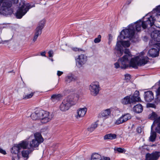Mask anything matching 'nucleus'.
Wrapping results in <instances>:
<instances>
[{
    "instance_id": "nucleus-9",
    "label": "nucleus",
    "mask_w": 160,
    "mask_h": 160,
    "mask_svg": "<svg viewBox=\"0 0 160 160\" xmlns=\"http://www.w3.org/2000/svg\"><path fill=\"white\" fill-rule=\"evenodd\" d=\"M139 95V92L136 90L133 95H128L122 98L121 100V102L124 105L134 104L136 102L141 101V99Z\"/></svg>"
},
{
    "instance_id": "nucleus-13",
    "label": "nucleus",
    "mask_w": 160,
    "mask_h": 160,
    "mask_svg": "<svg viewBox=\"0 0 160 160\" xmlns=\"http://www.w3.org/2000/svg\"><path fill=\"white\" fill-rule=\"evenodd\" d=\"M154 48H152L148 51L149 56L152 57H156L158 56L160 49V43H156L153 44Z\"/></svg>"
},
{
    "instance_id": "nucleus-8",
    "label": "nucleus",
    "mask_w": 160,
    "mask_h": 160,
    "mask_svg": "<svg viewBox=\"0 0 160 160\" xmlns=\"http://www.w3.org/2000/svg\"><path fill=\"white\" fill-rule=\"evenodd\" d=\"M29 145V142L26 140H22L18 144L14 145L11 149V152L12 153L17 154V156L19 159L20 157L21 150L22 149H30Z\"/></svg>"
},
{
    "instance_id": "nucleus-17",
    "label": "nucleus",
    "mask_w": 160,
    "mask_h": 160,
    "mask_svg": "<svg viewBox=\"0 0 160 160\" xmlns=\"http://www.w3.org/2000/svg\"><path fill=\"white\" fill-rule=\"evenodd\" d=\"M112 110V108H108L103 110L100 113V116L101 117L104 118L105 119L107 118L110 115L111 112Z\"/></svg>"
},
{
    "instance_id": "nucleus-11",
    "label": "nucleus",
    "mask_w": 160,
    "mask_h": 160,
    "mask_svg": "<svg viewBox=\"0 0 160 160\" xmlns=\"http://www.w3.org/2000/svg\"><path fill=\"white\" fill-rule=\"evenodd\" d=\"M73 100V97L72 96H69L65 98L60 105V110L63 112L68 110L71 106L74 104Z\"/></svg>"
},
{
    "instance_id": "nucleus-6",
    "label": "nucleus",
    "mask_w": 160,
    "mask_h": 160,
    "mask_svg": "<svg viewBox=\"0 0 160 160\" xmlns=\"http://www.w3.org/2000/svg\"><path fill=\"white\" fill-rule=\"evenodd\" d=\"M28 139L30 141H29V146L31 151L37 149L40 144L44 141L41 134L39 132L35 133L33 135L31 136Z\"/></svg>"
},
{
    "instance_id": "nucleus-46",
    "label": "nucleus",
    "mask_w": 160,
    "mask_h": 160,
    "mask_svg": "<svg viewBox=\"0 0 160 160\" xmlns=\"http://www.w3.org/2000/svg\"><path fill=\"white\" fill-rule=\"evenodd\" d=\"M112 37L111 36V35H109V40H111L112 39Z\"/></svg>"
},
{
    "instance_id": "nucleus-10",
    "label": "nucleus",
    "mask_w": 160,
    "mask_h": 160,
    "mask_svg": "<svg viewBox=\"0 0 160 160\" xmlns=\"http://www.w3.org/2000/svg\"><path fill=\"white\" fill-rule=\"evenodd\" d=\"M34 7L35 5L34 4L31 6L29 3H25L22 2H21L16 13L17 18L19 19L22 18L30 8Z\"/></svg>"
},
{
    "instance_id": "nucleus-44",
    "label": "nucleus",
    "mask_w": 160,
    "mask_h": 160,
    "mask_svg": "<svg viewBox=\"0 0 160 160\" xmlns=\"http://www.w3.org/2000/svg\"><path fill=\"white\" fill-rule=\"evenodd\" d=\"M149 107L154 108H156V106L153 104H150Z\"/></svg>"
},
{
    "instance_id": "nucleus-36",
    "label": "nucleus",
    "mask_w": 160,
    "mask_h": 160,
    "mask_svg": "<svg viewBox=\"0 0 160 160\" xmlns=\"http://www.w3.org/2000/svg\"><path fill=\"white\" fill-rule=\"evenodd\" d=\"M98 124L96 122L92 124L90 126L92 127L94 129H95L97 127Z\"/></svg>"
},
{
    "instance_id": "nucleus-42",
    "label": "nucleus",
    "mask_w": 160,
    "mask_h": 160,
    "mask_svg": "<svg viewBox=\"0 0 160 160\" xmlns=\"http://www.w3.org/2000/svg\"><path fill=\"white\" fill-rule=\"evenodd\" d=\"M38 37V36H37L34 35L33 38L32 39V41L33 42H35L36 41Z\"/></svg>"
},
{
    "instance_id": "nucleus-45",
    "label": "nucleus",
    "mask_w": 160,
    "mask_h": 160,
    "mask_svg": "<svg viewBox=\"0 0 160 160\" xmlns=\"http://www.w3.org/2000/svg\"><path fill=\"white\" fill-rule=\"evenodd\" d=\"M45 53H46L45 52H42L41 53V56H42L46 57Z\"/></svg>"
},
{
    "instance_id": "nucleus-19",
    "label": "nucleus",
    "mask_w": 160,
    "mask_h": 160,
    "mask_svg": "<svg viewBox=\"0 0 160 160\" xmlns=\"http://www.w3.org/2000/svg\"><path fill=\"white\" fill-rule=\"evenodd\" d=\"M144 97L146 101L151 102L154 98L153 93L151 91L145 92Z\"/></svg>"
},
{
    "instance_id": "nucleus-7",
    "label": "nucleus",
    "mask_w": 160,
    "mask_h": 160,
    "mask_svg": "<svg viewBox=\"0 0 160 160\" xmlns=\"http://www.w3.org/2000/svg\"><path fill=\"white\" fill-rule=\"evenodd\" d=\"M18 0H0V13L7 15L12 13L11 8L12 3H17Z\"/></svg>"
},
{
    "instance_id": "nucleus-2",
    "label": "nucleus",
    "mask_w": 160,
    "mask_h": 160,
    "mask_svg": "<svg viewBox=\"0 0 160 160\" xmlns=\"http://www.w3.org/2000/svg\"><path fill=\"white\" fill-rule=\"evenodd\" d=\"M156 14H153L151 15V13H148L143 17L142 21H141V20L138 21L135 26L137 32H139L141 30L142 27L143 29H145L148 26L150 27L153 26L156 18L157 20L160 22V14H157L156 18L154 16Z\"/></svg>"
},
{
    "instance_id": "nucleus-15",
    "label": "nucleus",
    "mask_w": 160,
    "mask_h": 160,
    "mask_svg": "<svg viewBox=\"0 0 160 160\" xmlns=\"http://www.w3.org/2000/svg\"><path fill=\"white\" fill-rule=\"evenodd\" d=\"M131 118V117L130 114L127 113L122 115L116 121L115 123L117 125L119 124L126 122L130 119Z\"/></svg>"
},
{
    "instance_id": "nucleus-18",
    "label": "nucleus",
    "mask_w": 160,
    "mask_h": 160,
    "mask_svg": "<svg viewBox=\"0 0 160 160\" xmlns=\"http://www.w3.org/2000/svg\"><path fill=\"white\" fill-rule=\"evenodd\" d=\"M76 79V77L74 76L72 73H69L66 76L65 81L66 83H69L75 81Z\"/></svg>"
},
{
    "instance_id": "nucleus-12",
    "label": "nucleus",
    "mask_w": 160,
    "mask_h": 160,
    "mask_svg": "<svg viewBox=\"0 0 160 160\" xmlns=\"http://www.w3.org/2000/svg\"><path fill=\"white\" fill-rule=\"evenodd\" d=\"M100 88L99 84L98 82H92L89 87L90 94L92 96H97L98 94Z\"/></svg>"
},
{
    "instance_id": "nucleus-21",
    "label": "nucleus",
    "mask_w": 160,
    "mask_h": 160,
    "mask_svg": "<svg viewBox=\"0 0 160 160\" xmlns=\"http://www.w3.org/2000/svg\"><path fill=\"white\" fill-rule=\"evenodd\" d=\"M44 21H42L39 23L38 26L36 28L34 35L38 36L41 34L42 33V29L44 27Z\"/></svg>"
},
{
    "instance_id": "nucleus-34",
    "label": "nucleus",
    "mask_w": 160,
    "mask_h": 160,
    "mask_svg": "<svg viewBox=\"0 0 160 160\" xmlns=\"http://www.w3.org/2000/svg\"><path fill=\"white\" fill-rule=\"evenodd\" d=\"M0 153H1L4 155L7 154L6 151L5 150L1 148H0Z\"/></svg>"
},
{
    "instance_id": "nucleus-40",
    "label": "nucleus",
    "mask_w": 160,
    "mask_h": 160,
    "mask_svg": "<svg viewBox=\"0 0 160 160\" xmlns=\"http://www.w3.org/2000/svg\"><path fill=\"white\" fill-rule=\"evenodd\" d=\"M94 129L92 127L90 126L88 128V131H89L90 132H92Z\"/></svg>"
},
{
    "instance_id": "nucleus-32",
    "label": "nucleus",
    "mask_w": 160,
    "mask_h": 160,
    "mask_svg": "<svg viewBox=\"0 0 160 160\" xmlns=\"http://www.w3.org/2000/svg\"><path fill=\"white\" fill-rule=\"evenodd\" d=\"M13 155L12 156V160H19L20 159V157L19 159L17 156V154L12 153Z\"/></svg>"
},
{
    "instance_id": "nucleus-3",
    "label": "nucleus",
    "mask_w": 160,
    "mask_h": 160,
    "mask_svg": "<svg viewBox=\"0 0 160 160\" xmlns=\"http://www.w3.org/2000/svg\"><path fill=\"white\" fill-rule=\"evenodd\" d=\"M31 117L33 120H39L43 123L49 122L53 118L52 115L49 112L42 110L36 111L31 114Z\"/></svg>"
},
{
    "instance_id": "nucleus-43",
    "label": "nucleus",
    "mask_w": 160,
    "mask_h": 160,
    "mask_svg": "<svg viewBox=\"0 0 160 160\" xmlns=\"http://www.w3.org/2000/svg\"><path fill=\"white\" fill-rule=\"evenodd\" d=\"M137 131L139 133H141L142 132V129L141 127H138L137 129Z\"/></svg>"
},
{
    "instance_id": "nucleus-29",
    "label": "nucleus",
    "mask_w": 160,
    "mask_h": 160,
    "mask_svg": "<svg viewBox=\"0 0 160 160\" xmlns=\"http://www.w3.org/2000/svg\"><path fill=\"white\" fill-rule=\"evenodd\" d=\"M157 117V114L155 112H152L149 116V118L151 120H154V121L157 118H156Z\"/></svg>"
},
{
    "instance_id": "nucleus-20",
    "label": "nucleus",
    "mask_w": 160,
    "mask_h": 160,
    "mask_svg": "<svg viewBox=\"0 0 160 160\" xmlns=\"http://www.w3.org/2000/svg\"><path fill=\"white\" fill-rule=\"evenodd\" d=\"M87 111V108L86 107L79 108L77 110L78 115L76 116V118L78 119L84 117Z\"/></svg>"
},
{
    "instance_id": "nucleus-30",
    "label": "nucleus",
    "mask_w": 160,
    "mask_h": 160,
    "mask_svg": "<svg viewBox=\"0 0 160 160\" xmlns=\"http://www.w3.org/2000/svg\"><path fill=\"white\" fill-rule=\"evenodd\" d=\"M33 95V93L31 92L29 94H27L23 96V98L24 99H27L31 98Z\"/></svg>"
},
{
    "instance_id": "nucleus-41",
    "label": "nucleus",
    "mask_w": 160,
    "mask_h": 160,
    "mask_svg": "<svg viewBox=\"0 0 160 160\" xmlns=\"http://www.w3.org/2000/svg\"><path fill=\"white\" fill-rule=\"evenodd\" d=\"M72 49L73 50L77 51H79L81 50V49H79L76 48H72Z\"/></svg>"
},
{
    "instance_id": "nucleus-33",
    "label": "nucleus",
    "mask_w": 160,
    "mask_h": 160,
    "mask_svg": "<svg viewBox=\"0 0 160 160\" xmlns=\"http://www.w3.org/2000/svg\"><path fill=\"white\" fill-rule=\"evenodd\" d=\"M155 11H156V12H160V5L158 6L156 8L152 10L151 12L150 13H153Z\"/></svg>"
},
{
    "instance_id": "nucleus-39",
    "label": "nucleus",
    "mask_w": 160,
    "mask_h": 160,
    "mask_svg": "<svg viewBox=\"0 0 160 160\" xmlns=\"http://www.w3.org/2000/svg\"><path fill=\"white\" fill-rule=\"evenodd\" d=\"M110 158L106 157H103L101 158L100 160H110Z\"/></svg>"
},
{
    "instance_id": "nucleus-48",
    "label": "nucleus",
    "mask_w": 160,
    "mask_h": 160,
    "mask_svg": "<svg viewBox=\"0 0 160 160\" xmlns=\"http://www.w3.org/2000/svg\"><path fill=\"white\" fill-rule=\"evenodd\" d=\"M50 60L52 61H53V59H51Z\"/></svg>"
},
{
    "instance_id": "nucleus-5",
    "label": "nucleus",
    "mask_w": 160,
    "mask_h": 160,
    "mask_svg": "<svg viewBox=\"0 0 160 160\" xmlns=\"http://www.w3.org/2000/svg\"><path fill=\"white\" fill-rule=\"evenodd\" d=\"M129 62L130 67L136 68L138 66H143L146 64L148 61V57L144 56V53L141 52L138 56L134 58H131Z\"/></svg>"
},
{
    "instance_id": "nucleus-37",
    "label": "nucleus",
    "mask_w": 160,
    "mask_h": 160,
    "mask_svg": "<svg viewBox=\"0 0 160 160\" xmlns=\"http://www.w3.org/2000/svg\"><path fill=\"white\" fill-rule=\"evenodd\" d=\"M49 56L50 57H52L53 56V51L52 50H50L48 52Z\"/></svg>"
},
{
    "instance_id": "nucleus-27",
    "label": "nucleus",
    "mask_w": 160,
    "mask_h": 160,
    "mask_svg": "<svg viewBox=\"0 0 160 160\" xmlns=\"http://www.w3.org/2000/svg\"><path fill=\"white\" fill-rule=\"evenodd\" d=\"M114 149L115 153L116 152H117L120 153H125L126 152V150L124 148H120L115 147Z\"/></svg>"
},
{
    "instance_id": "nucleus-16",
    "label": "nucleus",
    "mask_w": 160,
    "mask_h": 160,
    "mask_svg": "<svg viewBox=\"0 0 160 160\" xmlns=\"http://www.w3.org/2000/svg\"><path fill=\"white\" fill-rule=\"evenodd\" d=\"M151 38L152 40L150 41L149 44L151 45V43L153 40L157 42H160V32L158 30H154L152 32L151 34Z\"/></svg>"
},
{
    "instance_id": "nucleus-14",
    "label": "nucleus",
    "mask_w": 160,
    "mask_h": 160,
    "mask_svg": "<svg viewBox=\"0 0 160 160\" xmlns=\"http://www.w3.org/2000/svg\"><path fill=\"white\" fill-rule=\"evenodd\" d=\"M76 65L78 68H81L87 61V57L84 54L78 55L76 59Z\"/></svg>"
},
{
    "instance_id": "nucleus-26",
    "label": "nucleus",
    "mask_w": 160,
    "mask_h": 160,
    "mask_svg": "<svg viewBox=\"0 0 160 160\" xmlns=\"http://www.w3.org/2000/svg\"><path fill=\"white\" fill-rule=\"evenodd\" d=\"M117 135L114 134L110 133L105 135L104 137V139H114L116 138Z\"/></svg>"
},
{
    "instance_id": "nucleus-31",
    "label": "nucleus",
    "mask_w": 160,
    "mask_h": 160,
    "mask_svg": "<svg viewBox=\"0 0 160 160\" xmlns=\"http://www.w3.org/2000/svg\"><path fill=\"white\" fill-rule=\"evenodd\" d=\"M101 36L100 35H98L97 38H95L94 40V42L95 43H98L101 41Z\"/></svg>"
},
{
    "instance_id": "nucleus-1",
    "label": "nucleus",
    "mask_w": 160,
    "mask_h": 160,
    "mask_svg": "<svg viewBox=\"0 0 160 160\" xmlns=\"http://www.w3.org/2000/svg\"><path fill=\"white\" fill-rule=\"evenodd\" d=\"M137 22L133 23H131L128 26V28H126L121 32L120 35L118 38V41L117 42L115 49L117 51V55L120 57L122 56L124 53L125 50L127 49L126 48L129 47L130 42L129 40L126 41H122L126 38H133L135 34V31H137L136 29V25Z\"/></svg>"
},
{
    "instance_id": "nucleus-28",
    "label": "nucleus",
    "mask_w": 160,
    "mask_h": 160,
    "mask_svg": "<svg viewBox=\"0 0 160 160\" xmlns=\"http://www.w3.org/2000/svg\"><path fill=\"white\" fill-rule=\"evenodd\" d=\"M101 156L98 154L95 153L93 154L91 156V160H98Z\"/></svg>"
},
{
    "instance_id": "nucleus-4",
    "label": "nucleus",
    "mask_w": 160,
    "mask_h": 160,
    "mask_svg": "<svg viewBox=\"0 0 160 160\" xmlns=\"http://www.w3.org/2000/svg\"><path fill=\"white\" fill-rule=\"evenodd\" d=\"M124 54L122 58H120L118 62L115 63V67L116 68L121 67L122 68L125 69L128 67H130L129 66V61L132 55L129 49L125 50Z\"/></svg>"
},
{
    "instance_id": "nucleus-35",
    "label": "nucleus",
    "mask_w": 160,
    "mask_h": 160,
    "mask_svg": "<svg viewBox=\"0 0 160 160\" xmlns=\"http://www.w3.org/2000/svg\"><path fill=\"white\" fill-rule=\"evenodd\" d=\"M125 78L126 80H129L131 78V76L129 74H126L125 75Z\"/></svg>"
},
{
    "instance_id": "nucleus-38",
    "label": "nucleus",
    "mask_w": 160,
    "mask_h": 160,
    "mask_svg": "<svg viewBox=\"0 0 160 160\" xmlns=\"http://www.w3.org/2000/svg\"><path fill=\"white\" fill-rule=\"evenodd\" d=\"M63 73V72H62L59 71H57V75L59 77L61 76Z\"/></svg>"
},
{
    "instance_id": "nucleus-22",
    "label": "nucleus",
    "mask_w": 160,
    "mask_h": 160,
    "mask_svg": "<svg viewBox=\"0 0 160 160\" xmlns=\"http://www.w3.org/2000/svg\"><path fill=\"white\" fill-rule=\"evenodd\" d=\"M32 151H31V149L23 150L21 152H20V158H23L25 160L28 159L29 158V154Z\"/></svg>"
},
{
    "instance_id": "nucleus-25",
    "label": "nucleus",
    "mask_w": 160,
    "mask_h": 160,
    "mask_svg": "<svg viewBox=\"0 0 160 160\" xmlns=\"http://www.w3.org/2000/svg\"><path fill=\"white\" fill-rule=\"evenodd\" d=\"M133 109L134 112L137 113H140L142 112L143 108L142 105L139 104L133 107Z\"/></svg>"
},
{
    "instance_id": "nucleus-24",
    "label": "nucleus",
    "mask_w": 160,
    "mask_h": 160,
    "mask_svg": "<svg viewBox=\"0 0 160 160\" xmlns=\"http://www.w3.org/2000/svg\"><path fill=\"white\" fill-rule=\"evenodd\" d=\"M62 97V95L60 94H53L51 97V99L54 103H56L58 102Z\"/></svg>"
},
{
    "instance_id": "nucleus-47",
    "label": "nucleus",
    "mask_w": 160,
    "mask_h": 160,
    "mask_svg": "<svg viewBox=\"0 0 160 160\" xmlns=\"http://www.w3.org/2000/svg\"><path fill=\"white\" fill-rule=\"evenodd\" d=\"M131 1H128V4H130V3H131Z\"/></svg>"
},
{
    "instance_id": "nucleus-23",
    "label": "nucleus",
    "mask_w": 160,
    "mask_h": 160,
    "mask_svg": "<svg viewBox=\"0 0 160 160\" xmlns=\"http://www.w3.org/2000/svg\"><path fill=\"white\" fill-rule=\"evenodd\" d=\"M154 125V124L153 123L151 127V132L150 133V136L149 138V141L151 142H154L156 138V132L152 131V128Z\"/></svg>"
}]
</instances>
